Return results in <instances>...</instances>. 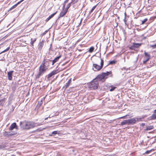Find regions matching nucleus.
Wrapping results in <instances>:
<instances>
[{
    "mask_svg": "<svg viewBox=\"0 0 156 156\" xmlns=\"http://www.w3.org/2000/svg\"><path fill=\"white\" fill-rule=\"evenodd\" d=\"M20 124L21 127L25 129H32L36 126V124L32 122H21Z\"/></svg>",
    "mask_w": 156,
    "mask_h": 156,
    "instance_id": "obj_1",
    "label": "nucleus"
},
{
    "mask_svg": "<svg viewBox=\"0 0 156 156\" xmlns=\"http://www.w3.org/2000/svg\"><path fill=\"white\" fill-rule=\"evenodd\" d=\"M96 61L97 63L99 62L100 61H101V66L98 65L97 64H93L94 68L93 69L94 71H98L101 70L104 64V61L101 58H98L96 59Z\"/></svg>",
    "mask_w": 156,
    "mask_h": 156,
    "instance_id": "obj_2",
    "label": "nucleus"
},
{
    "mask_svg": "<svg viewBox=\"0 0 156 156\" xmlns=\"http://www.w3.org/2000/svg\"><path fill=\"white\" fill-rule=\"evenodd\" d=\"M112 72H107L106 73H103L102 74L98 75L97 77L94 79V81L96 80L97 81H98L101 80H102L106 79L107 76L111 74Z\"/></svg>",
    "mask_w": 156,
    "mask_h": 156,
    "instance_id": "obj_3",
    "label": "nucleus"
},
{
    "mask_svg": "<svg viewBox=\"0 0 156 156\" xmlns=\"http://www.w3.org/2000/svg\"><path fill=\"white\" fill-rule=\"evenodd\" d=\"M98 82L96 80L94 81V79L89 84V88L90 90L97 89L98 87Z\"/></svg>",
    "mask_w": 156,
    "mask_h": 156,
    "instance_id": "obj_4",
    "label": "nucleus"
},
{
    "mask_svg": "<svg viewBox=\"0 0 156 156\" xmlns=\"http://www.w3.org/2000/svg\"><path fill=\"white\" fill-rule=\"evenodd\" d=\"M47 69L48 68L41 64L39 68V73L36 75V78H39L41 76H42L46 72Z\"/></svg>",
    "mask_w": 156,
    "mask_h": 156,
    "instance_id": "obj_5",
    "label": "nucleus"
},
{
    "mask_svg": "<svg viewBox=\"0 0 156 156\" xmlns=\"http://www.w3.org/2000/svg\"><path fill=\"white\" fill-rule=\"evenodd\" d=\"M52 60L44 58L41 64L43 66L48 68Z\"/></svg>",
    "mask_w": 156,
    "mask_h": 156,
    "instance_id": "obj_6",
    "label": "nucleus"
},
{
    "mask_svg": "<svg viewBox=\"0 0 156 156\" xmlns=\"http://www.w3.org/2000/svg\"><path fill=\"white\" fill-rule=\"evenodd\" d=\"M140 119L138 118H132L130 119H128L129 124L133 125L136 123L137 121H138Z\"/></svg>",
    "mask_w": 156,
    "mask_h": 156,
    "instance_id": "obj_7",
    "label": "nucleus"
},
{
    "mask_svg": "<svg viewBox=\"0 0 156 156\" xmlns=\"http://www.w3.org/2000/svg\"><path fill=\"white\" fill-rule=\"evenodd\" d=\"M15 133H10V132L8 133L7 132L5 131L3 132V135L5 136L9 137L13 136L15 135Z\"/></svg>",
    "mask_w": 156,
    "mask_h": 156,
    "instance_id": "obj_8",
    "label": "nucleus"
},
{
    "mask_svg": "<svg viewBox=\"0 0 156 156\" xmlns=\"http://www.w3.org/2000/svg\"><path fill=\"white\" fill-rule=\"evenodd\" d=\"M44 42L43 41H42L38 44L37 47L39 50L41 51V50L44 45Z\"/></svg>",
    "mask_w": 156,
    "mask_h": 156,
    "instance_id": "obj_9",
    "label": "nucleus"
},
{
    "mask_svg": "<svg viewBox=\"0 0 156 156\" xmlns=\"http://www.w3.org/2000/svg\"><path fill=\"white\" fill-rule=\"evenodd\" d=\"M71 78H70L69 80L66 83V84L63 87V88L66 89L67 87H68L69 86L70 84L71 83L72 81Z\"/></svg>",
    "mask_w": 156,
    "mask_h": 156,
    "instance_id": "obj_10",
    "label": "nucleus"
},
{
    "mask_svg": "<svg viewBox=\"0 0 156 156\" xmlns=\"http://www.w3.org/2000/svg\"><path fill=\"white\" fill-rule=\"evenodd\" d=\"M13 72V71H11L8 72V79L9 80H11L12 79V74Z\"/></svg>",
    "mask_w": 156,
    "mask_h": 156,
    "instance_id": "obj_11",
    "label": "nucleus"
},
{
    "mask_svg": "<svg viewBox=\"0 0 156 156\" xmlns=\"http://www.w3.org/2000/svg\"><path fill=\"white\" fill-rule=\"evenodd\" d=\"M61 57V56L60 55L57 57L56 58H55L53 60H52L51 62H52V65H53L55 63L57 62L58 61L59 59Z\"/></svg>",
    "mask_w": 156,
    "mask_h": 156,
    "instance_id": "obj_12",
    "label": "nucleus"
},
{
    "mask_svg": "<svg viewBox=\"0 0 156 156\" xmlns=\"http://www.w3.org/2000/svg\"><path fill=\"white\" fill-rule=\"evenodd\" d=\"M17 127L16 124V123L14 122L12 123L10 126L9 128V130H12L16 128Z\"/></svg>",
    "mask_w": 156,
    "mask_h": 156,
    "instance_id": "obj_13",
    "label": "nucleus"
},
{
    "mask_svg": "<svg viewBox=\"0 0 156 156\" xmlns=\"http://www.w3.org/2000/svg\"><path fill=\"white\" fill-rule=\"evenodd\" d=\"M133 44L135 48H138L142 44V43H133Z\"/></svg>",
    "mask_w": 156,
    "mask_h": 156,
    "instance_id": "obj_14",
    "label": "nucleus"
},
{
    "mask_svg": "<svg viewBox=\"0 0 156 156\" xmlns=\"http://www.w3.org/2000/svg\"><path fill=\"white\" fill-rule=\"evenodd\" d=\"M56 73L55 71H52L47 76L48 79H49L52 76L54 75Z\"/></svg>",
    "mask_w": 156,
    "mask_h": 156,
    "instance_id": "obj_15",
    "label": "nucleus"
},
{
    "mask_svg": "<svg viewBox=\"0 0 156 156\" xmlns=\"http://www.w3.org/2000/svg\"><path fill=\"white\" fill-rule=\"evenodd\" d=\"M67 12V11L66 10H63L60 13V14L59 16V18L63 16L66 14Z\"/></svg>",
    "mask_w": 156,
    "mask_h": 156,
    "instance_id": "obj_16",
    "label": "nucleus"
},
{
    "mask_svg": "<svg viewBox=\"0 0 156 156\" xmlns=\"http://www.w3.org/2000/svg\"><path fill=\"white\" fill-rule=\"evenodd\" d=\"M121 124L122 125H123L126 124H129L128 119H126L124 120L123 122H121Z\"/></svg>",
    "mask_w": 156,
    "mask_h": 156,
    "instance_id": "obj_17",
    "label": "nucleus"
},
{
    "mask_svg": "<svg viewBox=\"0 0 156 156\" xmlns=\"http://www.w3.org/2000/svg\"><path fill=\"white\" fill-rule=\"evenodd\" d=\"M109 88H111L109 90V91H114L115 89L117 88L116 87L113 86L112 85L110 86L109 87Z\"/></svg>",
    "mask_w": 156,
    "mask_h": 156,
    "instance_id": "obj_18",
    "label": "nucleus"
},
{
    "mask_svg": "<svg viewBox=\"0 0 156 156\" xmlns=\"http://www.w3.org/2000/svg\"><path fill=\"white\" fill-rule=\"evenodd\" d=\"M151 119H156V112L154 111V114L152 115L151 117Z\"/></svg>",
    "mask_w": 156,
    "mask_h": 156,
    "instance_id": "obj_19",
    "label": "nucleus"
},
{
    "mask_svg": "<svg viewBox=\"0 0 156 156\" xmlns=\"http://www.w3.org/2000/svg\"><path fill=\"white\" fill-rule=\"evenodd\" d=\"M36 40V38L33 39L31 38V42H30V44L31 45V46H33L34 45V43L35 42Z\"/></svg>",
    "mask_w": 156,
    "mask_h": 156,
    "instance_id": "obj_20",
    "label": "nucleus"
},
{
    "mask_svg": "<svg viewBox=\"0 0 156 156\" xmlns=\"http://www.w3.org/2000/svg\"><path fill=\"white\" fill-rule=\"evenodd\" d=\"M59 133V132H58V131H54L52 132L51 134L49 135V136H52L53 135H55L56 134H58Z\"/></svg>",
    "mask_w": 156,
    "mask_h": 156,
    "instance_id": "obj_21",
    "label": "nucleus"
},
{
    "mask_svg": "<svg viewBox=\"0 0 156 156\" xmlns=\"http://www.w3.org/2000/svg\"><path fill=\"white\" fill-rule=\"evenodd\" d=\"M4 99H2L0 100V106L3 105L4 102Z\"/></svg>",
    "mask_w": 156,
    "mask_h": 156,
    "instance_id": "obj_22",
    "label": "nucleus"
},
{
    "mask_svg": "<svg viewBox=\"0 0 156 156\" xmlns=\"http://www.w3.org/2000/svg\"><path fill=\"white\" fill-rule=\"evenodd\" d=\"M94 49V48L93 47H91L89 49L88 51L90 53L92 52Z\"/></svg>",
    "mask_w": 156,
    "mask_h": 156,
    "instance_id": "obj_23",
    "label": "nucleus"
},
{
    "mask_svg": "<svg viewBox=\"0 0 156 156\" xmlns=\"http://www.w3.org/2000/svg\"><path fill=\"white\" fill-rule=\"evenodd\" d=\"M10 49L9 47H8L4 51H3L1 53H0V54H1L2 53H3L7 51H8Z\"/></svg>",
    "mask_w": 156,
    "mask_h": 156,
    "instance_id": "obj_24",
    "label": "nucleus"
},
{
    "mask_svg": "<svg viewBox=\"0 0 156 156\" xmlns=\"http://www.w3.org/2000/svg\"><path fill=\"white\" fill-rule=\"evenodd\" d=\"M116 61L115 60L110 61V62H109V64L113 65V64H115L116 63Z\"/></svg>",
    "mask_w": 156,
    "mask_h": 156,
    "instance_id": "obj_25",
    "label": "nucleus"
},
{
    "mask_svg": "<svg viewBox=\"0 0 156 156\" xmlns=\"http://www.w3.org/2000/svg\"><path fill=\"white\" fill-rule=\"evenodd\" d=\"M153 126H148L146 129L147 130H150L151 129H153Z\"/></svg>",
    "mask_w": 156,
    "mask_h": 156,
    "instance_id": "obj_26",
    "label": "nucleus"
},
{
    "mask_svg": "<svg viewBox=\"0 0 156 156\" xmlns=\"http://www.w3.org/2000/svg\"><path fill=\"white\" fill-rule=\"evenodd\" d=\"M71 4H72V3H71V2L67 5V6H66V11H67L68 9L71 6Z\"/></svg>",
    "mask_w": 156,
    "mask_h": 156,
    "instance_id": "obj_27",
    "label": "nucleus"
},
{
    "mask_svg": "<svg viewBox=\"0 0 156 156\" xmlns=\"http://www.w3.org/2000/svg\"><path fill=\"white\" fill-rule=\"evenodd\" d=\"M79 0H72L71 3L73 4H74L76 3Z\"/></svg>",
    "mask_w": 156,
    "mask_h": 156,
    "instance_id": "obj_28",
    "label": "nucleus"
},
{
    "mask_svg": "<svg viewBox=\"0 0 156 156\" xmlns=\"http://www.w3.org/2000/svg\"><path fill=\"white\" fill-rule=\"evenodd\" d=\"M148 19L147 18H145L142 21V24H144L147 20Z\"/></svg>",
    "mask_w": 156,
    "mask_h": 156,
    "instance_id": "obj_29",
    "label": "nucleus"
},
{
    "mask_svg": "<svg viewBox=\"0 0 156 156\" xmlns=\"http://www.w3.org/2000/svg\"><path fill=\"white\" fill-rule=\"evenodd\" d=\"M150 58H147L146 59H144V60H143V63L144 64H145L147 62L149 59H150Z\"/></svg>",
    "mask_w": 156,
    "mask_h": 156,
    "instance_id": "obj_30",
    "label": "nucleus"
},
{
    "mask_svg": "<svg viewBox=\"0 0 156 156\" xmlns=\"http://www.w3.org/2000/svg\"><path fill=\"white\" fill-rule=\"evenodd\" d=\"M96 6V5H95L94 7H93L92 9L91 10V11L90 12V14L91 13H92L93 11L94 10V9H95Z\"/></svg>",
    "mask_w": 156,
    "mask_h": 156,
    "instance_id": "obj_31",
    "label": "nucleus"
},
{
    "mask_svg": "<svg viewBox=\"0 0 156 156\" xmlns=\"http://www.w3.org/2000/svg\"><path fill=\"white\" fill-rule=\"evenodd\" d=\"M144 54L145 56L147 57V58H150V55L149 54H148L147 52H144Z\"/></svg>",
    "mask_w": 156,
    "mask_h": 156,
    "instance_id": "obj_32",
    "label": "nucleus"
},
{
    "mask_svg": "<svg viewBox=\"0 0 156 156\" xmlns=\"http://www.w3.org/2000/svg\"><path fill=\"white\" fill-rule=\"evenodd\" d=\"M57 11L56 12H55L54 13L52 14L50 16H49L50 17V18H51L52 17H53L54 16V15L57 13Z\"/></svg>",
    "mask_w": 156,
    "mask_h": 156,
    "instance_id": "obj_33",
    "label": "nucleus"
},
{
    "mask_svg": "<svg viewBox=\"0 0 156 156\" xmlns=\"http://www.w3.org/2000/svg\"><path fill=\"white\" fill-rule=\"evenodd\" d=\"M17 6V5H14L12 7H11L10 9H9V10H10L12 9H14Z\"/></svg>",
    "mask_w": 156,
    "mask_h": 156,
    "instance_id": "obj_34",
    "label": "nucleus"
},
{
    "mask_svg": "<svg viewBox=\"0 0 156 156\" xmlns=\"http://www.w3.org/2000/svg\"><path fill=\"white\" fill-rule=\"evenodd\" d=\"M128 17H125L124 18V21L125 22V24L126 25V22L127 21V18Z\"/></svg>",
    "mask_w": 156,
    "mask_h": 156,
    "instance_id": "obj_35",
    "label": "nucleus"
},
{
    "mask_svg": "<svg viewBox=\"0 0 156 156\" xmlns=\"http://www.w3.org/2000/svg\"><path fill=\"white\" fill-rule=\"evenodd\" d=\"M43 103V101L42 100H41L40 102L39 101L38 102V104L40 106H41V105Z\"/></svg>",
    "mask_w": 156,
    "mask_h": 156,
    "instance_id": "obj_36",
    "label": "nucleus"
},
{
    "mask_svg": "<svg viewBox=\"0 0 156 156\" xmlns=\"http://www.w3.org/2000/svg\"><path fill=\"white\" fill-rule=\"evenodd\" d=\"M153 150V149H152V150H148V151H147L146 152H145V154H148V153H150V152H151V151Z\"/></svg>",
    "mask_w": 156,
    "mask_h": 156,
    "instance_id": "obj_37",
    "label": "nucleus"
},
{
    "mask_svg": "<svg viewBox=\"0 0 156 156\" xmlns=\"http://www.w3.org/2000/svg\"><path fill=\"white\" fill-rule=\"evenodd\" d=\"M151 47L153 48H156V44L151 45Z\"/></svg>",
    "mask_w": 156,
    "mask_h": 156,
    "instance_id": "obj_38",
    "label": "nucleus"
},
{
    "mask_svg": "<svg viewBox=\"0 0 156 156\" xmlns=\"http://www.w3.org/2000/svg\"><path fill=\"white\" fill-rule=\"evenodd\" d=\"M69 0H66L65 2H64V4L63 5V8H64L65 7V4L66 3H67L68 2V1Z\"/></svg>",
    "mask_w": 156,
    "mask_h": 156,
    "instance_id": "obj_39",
    "label": "nucleus"
},
{
    "mask_svg": "<svg viewBox=\"0 0 156 156\" xmlns=\"http://www.w3.org/2000/svg\"><path fill=\"white\" fill-rule=\"evenodd\" d=\"M134 48H134V46H133V45L130 47V48L131 49H134Z\"/></svg>",
    "mask_w": 156,
    "mask_h": 156,
    "instance_id": "obj_40",
    "label": "nucleus"
},
{
    "mask_svg": "<svg viewBox=\"0 0 156 156\" xmlns=\"http://www.w3.org/2000/svg\"><path fill=\"white\" fill-rule=\"evenodd\" d=\"M24 0H21L20 1L18 2L17 4H16V5H17V6L18 5V4H19L21 2H22Z\"/></svg>",
    "mask_w": 156,
    "mask_h": 156,
    "instance_id": "obj_41",
    "label": "nucleus"
},
{
    "mask_svg": "<svg viewBox=\"0 0 156 156\" xmlns=\"http://www.w3.org/2000/svg\"><path fill=\"white\" fill-rule=\"evenodd\" d=\"M124 15H125V17H128V18L129 17V16H127V14H126V12H125L124 13Z\"/></svg>",
    "mask_w": 156,
    "mask_h": 156,
    "instance_id": "obj_42",
    "label": "nucleus"
},
{
    "mask_svg": "<svg viewBox=\"0 0 156 156\" xmlns=\"http://www.w3.org/2000/svg\"><path fill=\"white\" fill-rule=\"evenodd\" d=\"M4 147L2 145H0V149H2L4 148Z\"/></svg>",
    "mask_w": 156,
    "mask_h": 156,
    "instance_id": "obj_43",
    "label": "nucleus"
},
{
    "mask_svg": "<svg viewBox=\"0 0 156 156\" xmlns=\"http://www.w3.org/2000/svg\"><path fill=\"white\" fill-rule=\"evenodd\" d=\"M48 30H46L43 33V34H46V33L48 32Z\"/></svg>",
    "mask_w": 156,
    "mask_h": 156,
    "instance_id": "obj_44",
    "label": "nucleus"
},
{
    "mask_svg": "<svg viewBox=\"0 0 156 156\" xmlns=\"http://www.w3.org/2000/svg\"><path fill=\"white\" fill-rule=\"evenodd\" d=\"M49 20V19L48 18L45 20V21L46 22H47Z\"/></svg>",
    "mask_w": 156,
    "mask_h": 156,
    "instance_id": "obj_45",
    "label": "nucleus"
},
{
    "mask_svg": "<svg viewBox=\"0 0 156 156\" xmlns=\"http://www.w3.org/2000/svg\"><path fill=\"white\" fill-rule=\"evenodd\" d=\"M48 118H51V117H50V116H49L48 117ZM48 117L46 118L45 119V120H47L48 119Z\"/></svg>",
    "mask_w": 156,
    "mask_h": 156,
    "instance_id": "obj_46",
    "label": "nucleus"
},
{
    "mask_svg": "<svg viewBox=\"0 0 156 156\" xmlns=\"http://www.w3.org/2000/svg\"><path fill=\"white\" fill-rule=\"evenodd\" d=\"M125 116H123V117H121V118H126L125 117Z\"/></svg>",
    "mask_w": 156,
    "mask_h": 156,
    "instance_id": "obj_47",
    "label": "nucleus"
},
{
    "mask_svg": "<svg viewBox=\"0 0 156 156\" xmlns=\"http://www.w3.org/2000/svg\"><path fill=\"white\" fill-rule=\"evenodd\" d=\"M48 18L49 19V20L51 19V18H50V17H49H49H48Z\"/></svg>",
    "mask_w": 156,
    "mask_h": 156,
    "instance_id": "obj_48",
    "label": "nucleus"
},
{
    "mask_svg": "<svg viewBox=\"0 0 156 156\" xmlns=\"http://www.w3.org/2000/svg\"><path fill=\"white\" fill-rule=\"evenodd\" d=\"M48 18L49 19V20L51 19V18H50V17H49H49H48Z\"/></svg>",
    "mask_w": 156,
    "mask_h": 156,
    "instance_id": "obj_49",
    "label": "nucleus"
},
{
    "mask_svg": "<svg viewBox=\"0 0 156 156\" xmlns=\"http://www.w3.org/2000/svg\"><path fill=\"white\" fill-rule=\"evenodd\" d=\"M11 156H15L14 155H12Z\"/></svg>",
    "mask_w": 156,
    "mask_h": 156,
    "instance_id": "obj_50",
    "label": "nucleus"
},
{
    "mask_svg": "<svg viewBox=\"0 0 156 156\" xmlns=\"http://www.w3.org/2000/svg\"><path fill=\"white\" fill-rule=\"evenodd\" d=\"M154 141L152 143V144H153L154 142Z\"/></svg>",
    "mask_w": 156,
    "mask_h": 156,
    "instance_id": "obj_51",
    "label": "nucleus"
},
{
    "mask_svg": "<svg viewBox=\"0 0 156 156\" xmlns=\"http://www.w3.org/2000/svg\"><path fill=\"white\" fill-rule=\"evenodd\" d=\"M155 112H156V109L155 110Z\"/></svg>",
    "mask_w": 156,
    "mask_h": 156,
    "instance_id": "obj_52",
    "label": "nucleus"
},
{
    "mask_svg": "<svg viewBox=\"0 0 156 156\" xmlns=\"http://www.w3.org/2000/svg\"><path fill=\"white\" fill-rule=\"evenodd\" d=\"M56 156H60V155H58Z\"/></svg>",
    "mask_w": 156,
    "mask_h": 156,
    "instance_id": "obj_53",
    "label": "nucleus"
},
{
    "mask_svg": "<svg viewBox=\"0 0 156 156\" xmlns=\"http://www.w3.org/2000/svg\"><path fill=\"white\" fill-rule=\"evenodd\" d=\"M151 139H150V140H151Z\"/></svg>",
    "mask_w": 156,
    "mask_h": 156,
    "instance_id": "obj_54",
    "label": "nucleus"
}]
</instances>
